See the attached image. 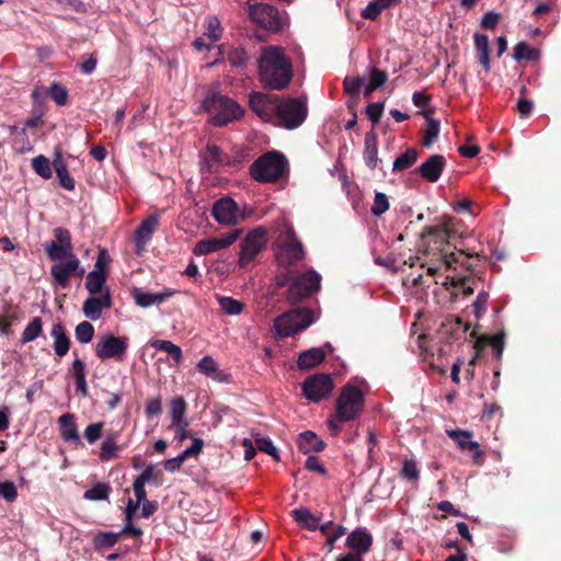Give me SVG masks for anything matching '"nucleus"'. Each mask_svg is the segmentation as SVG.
Here are the masks:
<instances>
[{
  "instance_id": "obj_62",
  "label": "nucleus",
  "mask_w": 561,
  "mask_h": 561,
  "mask_svg": "<svg viewBox=\"0 0 561 561\" xmlns=\"http://www.w3.org/2000/svg\"><path fill=\"white\" fill-rule=\"evenodd\" d=\"M56 175L59 180V185L67 191H73L76 187L75 179L69 174L68 168L60 171H56Z\"/></svg>"
},
{
  "instance_id": "obj_53",
  "label": "nucleus",
  "mask_w": 561,
  "mask_h": 561,
  "mask_svg": "<svg viewBox=\"0 0 561 561\" xmlns=\"http://www.w3.org/2000/svg\"><path fill=\"white\" fill-rule=\"evenodd\" d=\"M255 447L260 451H263L272 456L275 460H279L278 450L274 446L273 442L268 437H259L255 439Z\"/></svg>"
},
{
  "instance_id": "obj_52",
  "label": "nucleus",
  "mask_w": 561,
  "mask_h": 561,
  "mask_svg": "<svg viewBox=\"0 0 561 561\" xmlns=\"http://www.w3.org/2000/svg\"><path fill=\"white\" fill-rule=\"evenodd\" d=\"M389 209V202L386 194L377 192L375 194L374 204L371 206V214L374 216H381L383 213H386Z\"/></svg>"
},
{
  "instance_id": "obj_8",
  "label": "nucleus",
  "mask_w": 561,
  "mask_h": 561,
  "mask_svg": "<svg viewBox=\"0 0 561 561\" xmlns=\"http://www.w3.org/2000/svg\"><path fill=\"white\" fill-rule=\"evenodd\" d=\"M312 322L313 314L311 310L295 308L279 314L274 320V328L279 337H288L306 330Z\"/></svg>"
},
{
  "instance_id": "obj_26",
  "label": "nucleus",
  "mask_w": 561,
  "mask_h": 561,
  "mask_svg": "<svg viewBox=\"0 0 561 561\" xmlns=\"http://www.w3.org/2000/svg\"><path fill=\"white\" fill-rule=\"evenodd\" d=\"M59 432L61 438L67 443H80L76 417L71 413H66L58 419Z\"/></svg>"
},
{
  "instance_id": "obj_29",
  "label": "nucleus",
  "mask_w": 561,
  "mask_h": 561,
  "mask_svg": "<svg viewBox=\"0 0 561 561\" xmlns=\"http://www.w3.org/2000/svg\"><path fill=\"white\" fill-rule=\"evenodd\" d=\"M324 359V351L319 347H312L299 354L297 366L300 370H309L320 365Z\"/></svg>"
},
{
  "instance_id": "obj_37",
  "label": "nucleus",
  "mask_w": 561,
  "mask_h": 561,
  "mask_svg": "<svg viewBox=\"0 0 561 561\" xmlns=\"http://www.w3.org/2000/svg\"><path fill=\"white\" fill-rule=\"evenodd\" d=\"M117 434L111 433L101 445L100 459L107 461L115 459L121 447L116 444Z\"/></svg>"
},
{
  "instance_id": "obj_50",
  "label": "nucleus",
  "mask_w": 561,
  "mask_h": 561,
  "mask_svg": "<svg viewBox=\"0 0 561 561\" xmlns=\"http://www.w3.org/2000/svg\"><path fill=\"white\" fill-rule=\"evenodd\" d=\"M119 536L121 534H115L112 531L99 533L94 537V547L96 550L113 547L117 542Z\"/></svg>"
},
{
  "instance_id": "obj_44",
  "label": "nucleus",
  "mask_w": 561,
  "mask_h": 561,
  "mask_svg": "<svg viewBox=\"0 0 561 561\" xmlns=\"http://www.w3.org/2000/svg\"><path fill=\"white\" fill-rule=\"evenodd\" d=\"M365 82H366L365 76H356V77L347 76L343 80L344 91L351 98H353L357 101L359 98V91Z\"/></svg>"
},
{
  "instance_id": "obj_54",
  "label": "nucleus",
  "mask_w": 561,
  "mask_h": 561,
  "mask_svg": "<svg viewBox=\"0 0 561 561\" xmlns=\"http://www.w3.org/2000/svg\"><path fill=\"white\" fill-rule=\"evenodd\" d=\"M162 413V399L160 396L146 400L145 414L147 419L158 416Z\"/></svg>"
},
{
  "instance_id": "obj_22",
  "label": "nucleus",
  "mask_w": 561,
  "mask_h": 561,
  "mask_svg": "<svg viewBox=\"0 0 561 561\" xmlns=\"http://www.w3.org/2000/svg\"><path fill=\"white\" fill-rule=\"evenodd\" d=\"M345 545L352 553L363 557L373 546V536L366 528H356L347 536Z\"/></svg>"
},
{
  "instance_id": "obj_4",
  "label": "nucleus",
  "mask_w": 561,
  "mask_h": 561,
  "mask_svg": "<svg viewBox=\"0 0 561 561\" xmlns=\"http://www.w3.org/2000/svg\"><path fill=\"white\" fill-rule=\"evenodd\" d=\"M203 107L211 116L213 124L218 127L238 121L244 114V110L234 100L220 93L206 96Z\"/></svg>"
},
{
  "instance_id": "obj_24",
  "label": "nucleus",
  "mask_w": 561,
  "mask_h": 561,
  "mask_svg": "<svg viewBox=\"0 0 561 561\" xmlns=\"http://www.w3.org/2000/svg\"><path fill=\"white\" fill-rule=\"evenodd\" d=\"M73 360L69 367V374L75 380L76 383V392L82 397H87L89 394L88 382H87V365L85 363L79 358L77 352L72 353Z\"/></svg>"
},
{
  "instance_id": "obj_25",
  "label": "nucleus",
  "mask_w": 561,
  "mask_h": 561,
  "mask_svg": "<svg viewBox=\"0 0 561 561\" xmlns=\"http://www.w3.org/2000/svg\"><path fill=\"white\" fill-rule=\"evenodd\" d=\"M50 335L54 339V352L58 357H64L68 354L71 340L67 334L64 325L61 323H55L51 328Z\"/></svg>"
},
{
  "instance_id": "obj_40",
  "label": "nucleus",
  "mask_w": 561,
  "mask_h": 561,
  "mask_svg": "<svg viewBox=\"0 0 561 561\" xmlns=\"http://www.w3.org/2000/svg\"><path fill=\"white\" fill-rule=\"evenodd\" d=\"M111 492L112 488L108 483L99 482L83 493V499L88 501H105Z\"/></svg>"
},
{
  "instance_id": "obj_5",
  "label": "nucleus",
  "mask_w": 561,
  "mask_h": 561,
  "mask_svg": "<svg viewBox=\"0 0 561 561\" xmlns=\"http://www.w3.org/2000/svg\"><path fill=\"white\" fill-rule=\"evenodd\" d=\"M308 114L307 101L304 98H282L274 119V125L285 129H295L302 125Z\"/></svg>"
},
{
  "instance_id": "obj_39",
  "label": "nucleus",
  "mask_w": 561,
  "mask_h": 561,
  "mask_svg": "<svg viewBox=\"0 0 561 561\" xmlns=\"http://www.w3.org/2000/svg\"><path fill=\"white\" fill-rule=\"evenodd\" d=\"M540 51L537 48L530 47L525 42H519L514 47L513 57L517 61L528 60L535 61L539 59Z\"/></svg>"
},
{
  "instance_id": "obj_41",
  "label": "nucleus",
  "mask_w": 561,
  "mask_h": 561,
  "mask_svg": "<svg viewBox=\"0 0 561 561\" xmlns=\"http://www.w3.org/2000/svg\"><path fill=\"white\" fill-rule=\"evenodd\" d=\"M217 301L221 310L229 316H238L242 313L245 307L242 301L227 296H217Z\"/></svg>"
},
{
  "instance_id": "obj_13",
  "label": "nucleus",
  "mask_w": 561,
  "mask_h": 561,
  "mask_svg": "<svg viewBox=\"0 0 561 561\" xmlns=\"http://www.w3.org/2000/svg\"><path fill=\"white\" fill-rule=\"evenodd\" d=\"M279 99L277 94L253 91L249 95V106L261 119L274 124Z\"/></svg>"
},
{
  "instance_id": "obj_51",
  "label": "nucleus",
  "mask_w": 561,
  "mask_h": 561,
  "mask_svg": "<svg viewBox=\"0 0 561 561\" xmlns=\"http://www.w3.org/2000/svg\"><path fill=\"white\" fill-rule=\"evenodd\" d=\"M46 253L50 260L70 259L75 255L72 252L66 250L64 247L58 244L56 241H51L46 245Z\"/></svg>"
},
{
  "instance_id": "obj_38",
  "label": "nucleus",
  "mask_w": 561,
  "mask_h": 561,
  "mask_svg": "<svg viewBox=\"0 0 561 561\" xmlns=\"http://www.w3.org/2000/svg\"><path fill=\"white\" fill-rule=\"evenodd\" d=\"M151 346L158 351L168 353L175 364H180L183 358V353L180 346L168 340H154L151 342Z\"/></svg>"
},
{
  "instance_id": "obj_33",
  "label": "nucleus",
  "mask_w": 561,
  "mask_h": 561,
  "mask_svg": "<svg viewBox=\"0 0 561 561\" xmlns=\"http://www.w3.org/2000/svg\"><path fill=\"white\" fill-rule=\"evenodd\" d=\"M291 515L301 527L314 531L319 527V518L316 517L308 507H299L291 511Z\"/></svg>"
},
{
  "instance_id": "obj_35",
  "label": "nucleus",
  "mask_w": 561,
  "mask_h": 561,
  "mask_svg": "<svg viewBox=\"0 0 561 561\" xmlns=\"http://www.w3.org/2000/svg\"><path fill=\"white\" fill-rule=\"evenodd\" d=\"M106 274L105 272L91 271L87 275L85 288L92 295L103 294L105 288Z\"/></svg>"
},
{
  "instance_id": "obj_30",
  "label": "nucleus",
  "mask_w": 561,
  "mask_h": 561,
  "mask_svg": "<svg viewBox=\"0 0 561 561\" xmlns=\"http://www.w3.org/2000/svg\"><path fill=\"white\" fill-rule=\"evenodd\" d=\"M133 294L136 304L140 307L147 308L165 301L168 298L173 296L174 291L172 289H164L162 293L149 294L136 288Z\"/></svg>"
},
{
  "instance_id": "obj_57",
  "label": "nucleus",
  "mask_w": 561,
  "mask_h": 561,
  "mask_svg": "<svg viewBox=\"0 0 561 561\" xmlns=\"http://www.w3.org/2000/svg\"><path fill=\"white\" fill-rule=\"evenodd\" d=\"M197 369L199 373L211 376L214 373L218 370V365L210 356H204L198 363H197Z\"/></svg>"
},
{
  "instance_id": "obj_32",
  "label": "nucleus",
  "mask_w": 561,
  "mask_h": 561,
  "mask_svg": "<svg viewBox=\"0 0 561 561\" xmlns=\"http://www.w3.org/2000/svg\"><path fill=\"white\" fill-rule=\"evenodd\" d=\"M364 160L365 164L370 170L376 169L378 162V141L374 130L367 133L365 136Z\"/></svg>"
},
{
  "instance_id": "obj_17",
  "label": "nucleus",
  "mask_w": 561,
  "mask_h": 561,
  "mask_svg": "<svg viewBox=\"0 0 561 561\" xmlns=\"http://www.w3.org/2000/svg\"><path fill=\"white\" fill-rule=\"evenodd\" d=\"M213 217L221 225L238 222V205L231 197H224L214 203Z\"/></svg>"
},
{
  "instance_id": "obj_11",
  "label": "nucleus",
  "mask_w": 561,
  "mask_h": 561,
  "mask_svg": "<svg viewBox=\"0 0 561 561\" xmlns=\"http://www.w3.org/2000/svg\"><path fill=\"white\" fill-rule=\"evenodd\" d=\"M266 243L265 228L256 227L249 231L240 243L239 265L247 266L266 247Z\"/></svg>"
},
{
  "instance_id": "obj_27",
  "label": "nucleus",
  "mask_w": 561,
  "mask_h": 561,
  "mask_svg": "<svg viewBox=\"0 0 561 561\" xmlns=\"http://www.w3.org/2000/svg\"><path fill=\"white\" fill-rule=\"evenodd\" d=\"M298 448L304 454L322 451L327 444L312 431H305L298 436Z\"/></svg>"
},
{
  "instance_id": "obj_7",
  "label": "nucleus",
  "mask_w": 561,
  "mask_h": 561,
  "mask_svg": "<svg viewBox=\"0 0 561 561\" xmlns=\"http://www.w3.org/2000/svg\"><path fill=\"white\" fill-rule=\"evenodd\" d=\"M276 248V262L286 268L296 266L306 256L305 247L293 228L279 234Z\"/></svg>"
},
{
  "instance_id": "obj_36",
  "label": "nucleus",
  "mask_w": 561,
  "mask_h": 561,
  "mask_svg": "<svg viewBox=\"0 0 561 561\" xmlns=\"http://www.w3.org/2000/svg\"><path fill=\"white\" fill-rule=\"evenodd\" d=\"M419 151L415 148H408L404 153L399 156L392 165V172H401L404 171L417 161Z\"/></svg>"
},
{
  "instance_id": "obj_3",
  "label": "nucleus",
  "mask_w": 561,
  "mask_h": 561,
  "mask_svg": "<svg viewBox=\"0 0 561 561\" xmlns=\"http://www.w3.org/2000/svg\"><path fill=\"white\" fill-rule=\"evenodd\" d=\"M288 161L286 157L278 151H268L260 156L250 165V175L260 183H274L278 181L286 172Z\"/></svg>"
},
{
  "instance_id": "obj_56",
  "label": "nucleus",
  "mask_w": 561,
  "mask_h": 561,
  "mask_svg": "<svg viewBox=\"0 0 561 561\" xmlns=\"http://www.w3.org/2000/svg\"><path fill=\"white\" fill-rule=\"evenodd\" d=\"M227 58L231 66L241 67L245 65L248 55L243 48L237 47L229 50Z\"/></svg>"
},
{
  "instance_id": "obj_34",
  "label": "nucleus",
  "mask_w": 561,
  "mask_h": 561,
  "mask_svg": "<svg viewBox=\"0 0 561 561\" xmlns=\"http://www.w3.org/2000/svg\"><path fill=\"white\" fill-rule=\"evenodd\" d=\"M474 46L479 55V62L485 72L490 71V46L489 37L485 34H474Z\"/></svg>"
},
{
  "instance_id": "obj_47",
  "label": "nucleus",
  "mask_w": 561,
  "mask_h": 561,
  "mask_svg": "<svg viewBox=\"0 0 561 561\" xmlns=\"http://www.w3.org/2000/svg\"><path fill=\"white\" fill-rule=\"evenodd\" d=\"M94 332V327L88 321L80 322L75 329L76 339L82 344L90 343L93 340Z\"/></svg>"
},
{
  "instance_id": "obj_9",
  "label": "nucleus",
  "mask_w": 561,
  "mask_h": 561,
  "mask_svg": "<svg viewBox=\"0 0 561 561\" xmlns=\"http://www.w3.org/2000/svg\"><path fill=\"white\" fill-rule=\"evenodd\" d=\"M321 276L313 270L295 274L286 290V301L290 305L301 302L320 289Z\"/></svg>"
},
{
  "instance_id": "obj_49",
  "label": "nucleus",
  "mask_w": 561,
  "mask_h": 561,
  "mask_svg": "<svg viewBox=\"0 0 561 561\" xmlns=\"http://www.w3.org/2000/svg\"><path fill=\"white\" fill-rule=\"evenodd\" d=\"M47 93L56 102L57 105H66L69 100L68 90L58 82H53Z\"/></svg>"
},
{
  "instance_id": "obj_63",
  "label": "nucleus",
  "mask_w": 561,
  "mask_h": 561,
  "mask_svg": "<svg viewBox=\"0 0 561 561\" xmlns=\"http://www.w3.org/2000/svg\"><path fill=\"white\" fill-rule=\"evenodd\" d=\"M219 20L215 16H210L207 20V36L213 41H217L221 35V30L219 27Z\"/></svg>"
},
{
  "instance_id": "obj_61",
  "label": "nucleus",
  "mask_w": 561,
  "mask_h": 561,
  "mask_svg": "<svg viewBox=\"0 0 561 561\" xmlns=\"http://www.w3.org/2000/svg\"><path fill=\"white\" fill-rule=\"evenodd\" d=\"M489 294L486 291H480L472 304L473 313L477 318H480L486 311Z\"/></svg>"
},
{
  "instance_id": "obj_16",
  "label": "nucleus",
  "mask_w": 561,
  "mask_h": 561,
  "mask_svg": "<svg viewBox=\"0 0 561 561\" xmlns=\"http://www.w3.org/2000/svg\"><path fill=\"white\" fill-rule=\"evenodd\" d=\"M241 229H232L221 237L207 238L199 240L194 249L195 255H207L233 244L240 237Z\"/></svg>"
},
{
  "instance_id": "obj_2",
  "label": "nucleus",
  "mask_w": 561,
  "mask_h": 561,
  "mask_svg": "<svg viewBox=\"0 0 561 561\" xmlns=\"http://www.w3.org/2000/svg\"><path fill=\"white\" fill-rule=\"evenodd\" d=\"M257 62L260 81L264 87L271 90H283L291 81V62L280 47H264Z\"/></svg>"
},
{
  "instance_id": "obj_42",
  "label": "nucleus",
  "mask_w": 561,
  "mask_h": 561,
  "mask_svg": "<svg viewBox=\"0 0 561 561\" xmlns=\"http://www.w3.org/2000/svg\"><path fill=\"white\" fill-rule=\"evenodd\" d=\"M186 410L187 404L183 397L179 396L172 399L170 402L171 423L174 424L187 421V419L185 417Z\"/></svg>"
},
{
  "instance_id": "obj_31",
  "label": "nucleus",
  "mask_w": 561,
  "mask_h": 561,
  "mask_svg": "<svg viewBox=\"0 0 561 561\" xmlns=\"http://www.w3.org/2000/svg\"><path fill=\"white\" fill-rule=\"evenodd\" d=\"M432 110L422 111L421 114L426 119V128L423 134L422 145L426 148L433 146V144L437 140L439 131H440V123L438 119L433 118L431 116Z\"/></svg>"
},
{
  "instance_id": "obj_1",
  "label": "nucleus",
  "mask_w": 561,
  "mask_h": 561,
  "mask_svg": "<svg viewBox=\"0 0 561 561\" xmlns=\"http://www.w3.org/2000/svg\"><path fill=\"white\" fill-rule=\"evenodd\" d=\"M453 233L454 231L449 227V219H446L437 226L424 227L420 234L422 245L424 247V253L433 255L447 268H451L456 263H460L461 266L467 270H473L466 260L460 261V256L465 255L466 257H471L472 254L463 251H460L459 253L451 251L449 239Z\"/></svg>"
},
{
  "instance_id": "obj_15",
  "label": "nucleus",
  "mask_w": 561,
  "mask_h": 561,
  "mask_svg": "<svg viewBox=\"0 0 561 561\" xmlns=\"http://www.w3.org/2000/svg\"><path fill=\"white\" fill-rule=\"evenodd\" d=\"M446 434L461 450H468L474 465L481 466L484 462L485 453L478 442L472 440V433L466 430H447Z\"/></svg>"
},
{
  "instance_id": "obj_23",
  "label": "nucleus",
  "mask_w": 561,
  "mask_h": 561,
  "mask_svg": "<svg viewBox=\"0 0 561 561\" xmlns=\"http://www.w3.org/2000/svg\"><path fill=\"white\" fill-rule=\"evenodd\" d=\"M80 261L76 255H71L65 263L55 264L50 268L54 282L62 288L68 287L69 277L79 268Z\"/></svg>"
},
{
  "instance_id": "obj_43",
  "label": "nucleus",
  "mask_w": 561,
  "mask_h": 561,
  "mask_svg": "<svg viewBox=\"0 0 561 561\" xmlns=\"http://www.w3.org/2000/svg\"><path fill=\"white\" fill-rule=\"evenodd\" d=\"M43 331V321L39 317L33 318L27 325L25 327L24 331L21 335V342L23 344L28 343L31 341H34L37 339Z\"/></svg>"
},
{
  "instance_id": "obj_14",
  "label": "nucleus",
  "mask_w": 561,
  "mask_h": 561,
  "mask_svg": "<svg viewBox=\"0 0 561 561\" xmlns=\"http://www.w3.org/2000/svg\"><path fill=\"white\" fill-rule=\"evenodd\" d=\"M249 16L251 21L268 31H279L283 27V20L278 10L271 4H250Z\"/></svg>"
},
{
  "instance_id": "obj_6",
  "label": "nucleus",
  "mask_w": 561,
  "mask_h": 561,
  "mask_svg": "<svg viewBox=\"0 0 561 561\" xmlns=\"http://www.w3.org/2000/svg\"><path fill=\"white\" fill-rule=\"evenodd\" d=\"M365 396L357 387L346 383L342 387L335 402V417L340 422L356 420L364 410Z\"/></svg>"
},
{
  "instance_id": "obj_10",
  "label": "nucleus",
  "mask_w": 561,
  "mask_h": 561,
  "mask_svg": "<svg viewBox=\"0 0 561 561\" xmlns=\"http://www.w3.org/2000/svg\"><path fill=\"white\" fill-rule=\"evenodd\" d=\"M128 350L127 336H115L114 334H103L94 345V352L101 360L112 358L116 362H123Z\"/></svg>"
},
{
  "instance_id": "obj_12",
  "label": "nucleus",
  "mask_w": 561,
  "mask_h": 561,
  "mask_svg": "<svg viewBox=\"0 0 561 561\" xmlns=\"http://www.w3.org/2000/svg\"><path fill=\"white\" fill-rule=\"evenodd\" d=\"M334 383L331 375L316 374L307 377L301 385L304 396L311 402H320L333 391Z\"/></svg>"
},
{
  "instance_id": "obj_59",
  "label": "nucleus",
  "mask_w": 561,
  "mask_h": 561,
  "mask_svg": "<svg viewBox=\"0 0 561 561\" xmlns=\"http://www.w3.org/2000/svg\"><path fill=\"white\" fill-rule=\"evenodd\" d=\"M401 476L409 481H417L420 478V472L415 461L404 460L403 467L401 469Z\"/></svg>"
},
{
  "instance_id": "obj_48",
  "label": "nucleus",
  "mask_w": 561,
  "mask_h": 561,
  "mask_svg": "<svg viewBox=\"0 0 561 561\" xmlns=\"http://www.w3.org/2000/svg\"><path fill=\"white\" fill-rule=\"evenodd\" d=\"M391 5L382 0H374L362 11V16L367 20H376L382 10Z\"/></svg>"
},
{
  "instance_id": "obj_18",
  "label": "nucleus",
  "mask_w": 561,
  "mask_h": 561,
  "mask_svg": "<svg viewBox=\"0 0 561 561\" xmlns=\"http://www.w3.org/2000/svg\"><path fill=\"white\" fill-rule=\"evenodd\" d=\"M446 167V158L443 154H432L415 169L422 179L430 183L439 180Z\"/></svg>"
},
{
  "instance_id": "obj_60",
  "label": "nucleus",
  "mask_w": 561,
  "mask_h": 561,
  "mask_svg": "<svg viewBox=\"0 0 561 561\" xmlns=\"http://www.w3.org/2000/svg\"><path fill=\"white\" fill-rule=\"evenodd\" d=\"M383 102H374L367 105L366 114L368 118L373 122V124L379 123L383 113Z\"/></svg>"
},
{
  "instance_id": "obj_58",
  "label": "nucleus",
  "mask_w": 561,
  "mask_h": 561,
  "mask_svg": "<svg viewBox=\"0 0 561 561\" xmlns=\"http://www.w3.org/2000/svg\"><path fill=\"white\" fill-rule=\"evenodd\" d=\"M103 426H104L103 422L92 423V424L88 425L84 431L85 439L90 444L95 443L102 436Z\"/></svg>"
},
{
  "instance_id": "obj_64",
  "label": "nucleus",
  "mask_w": 561,
  "mask_h": 561,
  "mask_svg": "<svg viewBox=\"0 0 561 561\" xmlns=\"http://www.w3.org/2000/svg\"><path fill=\"white\" fill-rule=\"evenodd\" d=\"M0 496L7 501L12 502L18 496V491L13 482L5 481L0 483Z\"/></svg>"
},
{
  "instance_id": "obj_45",
  "label": "nucleus",
  "mask_w": 561,
  "mask_h": 561,
  "mask_svg": "<svg viewBox=\"0 0 561 561\" xmlns=\"http://www.w3.org/2000/svg\"><path fill=\"white\" fill-rule=\"evenodd\" d=\"M463 325V332L468 331L470 329V324L466 323L463 324L462 320L460 318H455L453 320H448L447 322H443L440 325V334L443 335H449L451 339L458 337V331Z\"/></svg>"
},
{
  "instance_id": "obj_19",
  "label": "nucleus",
  "mask_w": 561,
  "mask_h": 561,
  "mask_svg": "<svg viewBox=\"0 0 561 561\" xmlns=\"http://www.w3.org/2000/svg\"><path fill=\"white\" fill-rule=\"evenodd\" d=\"M113 305L110 289L105 287L104 293L100 297H89L82 306V311L87 318L96 321L102 316L103 309H108Z\"/></svg>"
},
{
  "instance_id": "obj_55",
  "label": "nucleus",
  "mask_w": 561,
  "mask_h": 561,
  "mask_svg": "<svg viewBox=\"0 0 561 561\" xmlns=\"http://www.w3.org/2000/svg\"><path fill=\"white\" fill-rule=\"evenodd\" d=\"M55 241L64 247L66 250L72 252L71 234L70 231L62 227L54 229Z\"/></svg>"
},
{
  "instance_id": "obj_46",
  "label": "nucleus",
  "mask_w": 561,
  "mask_h": 561,
  "mask_svg": "<svg viewBox=\"0 0 561 561\" xmlns=\"http://www.w3.org/2000/svg\"><path fill=\"white\" fill-rule=\"evenodd\" d=\"M32 168L37 175L42 176L45 180L50 179L53 175L50 161L43 154H39L32 159Z\"/></svg>"
},
{
  "instance_id": "obj_21",
  "label": "nucleus",
  "mask_w": 561,
  "mask_h": 561,
  "mask_svg": "<svg viewBox=\"0 0 561 561\" xmlns=\"http://www.w3.org/2000/svg\"><path fill=\"white\" fill-rule=\"evenodd\" d=\"M159 227V217L157 215L148 216L135 230L134 239L136 243V253L140 254L147 244L151 240L154 231Z\"/></svg>"
},
{
  "instance_id": "obj_20",
  "label": "nucleus",
  "mask_w": 561,
  "mask_h": 561,
  "mask_svg": "<svg viewBox=\"0 0 561 561\" xmlns=\"http://www.w3.org/2000/svg\"><path fill=\"white\" fill-rule=\"evenodd\" d=\"M199 157V170L203 174L218 173L224 164L222 152L216 145H207Z\"/></svg>"
},
{
  "instance_id": "obj_28",
  "label": "nucleus",
  "mask_w": 561,
  "mask_h": 561,
  "mask_svg": "<svg viewBox=\"0 0 561 561\" xmlns=\"http://www.w3.org/2000/svg\"><path fill=\"white\" fill-rule=\"evenodd\" d=\"M504 333H497L494 335L483 334L477 337L474 348L479 353L486 346H492L494 350V357L500 360L504 351Z\"/></svg>"
}]
</instances>
